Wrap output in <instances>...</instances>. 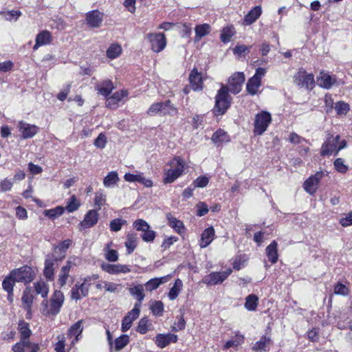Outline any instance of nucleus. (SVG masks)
Returning a JSON list of instances; mask_svg holds the SVG:
<instances>
[{
  "label": "nucleus",
  "mask_w": 352,
  "mask_h": 352,
  "mask_svg": "<svg viewBox=\"0 0 352 352\" xmlns=\"http://www.w3.org/2000/svg\"><path fill=\"white\" fill-rule=\"evenodd\" d=\"M232 97L229 95L228 87L222 85L215 96V105L212 110L214 116L223 115L230 108Z\"/></svg>",
  "instance_id": "nucleus-1"
},
{
  "label": "nucleus",
  "mask_w": 352,
  "mask_h": 352,
  "mask_svg": "<svg viewBox=\"0 0 352 352\" xmlns=\"http://www.w3.org/2000/svg\"><path fill=\"white\" fill-rule=\"evenodd\" d=\"M170 168L166 170L164 178V184L173 183L184 171V162L179 158H175L170 162Z\"/></svg>",
  "instance_id": "nucleus-2"
},
{
  "label": "nucleus",
  "mask_w": 352,
  "mask_h": 352,
  "mask_svg": "<svg viewBox=\"0 0 352 352\" xmlns=\"http://www.w3.org/2000/svg\"><path fill=\"white\" fill-rule=\"evenodd\" d=\"M12 276L16 282H23L25 284L34 280V275L32 267L25 265L10 272Z\"/></svg>",
  "instance_id": "nucleus-3"
},
{
  "label": "nucleus",
  "mask_w": 352,
  "mask_h": 352,
  "mask_svg": "<svg viewBox=\"0 0 352 352\" xmlns=\"http://www.w3.org/2000/svg\"><path fill=\"white\" fill-rule=\"evenodd\" d=\"M294 82L300 87L312 89L314 85V76L307 74L305 69H300L294 76Z\"/></svg>",
  "instance_id": "nucleus-4"
},
{
  "label": "nucleus",
  "mask_w": 352,
  "mask_h": 352,
  "mask_svg": "<svg viewBox=\"0 0 352 352\" xmlns=\"http://www.w3.org/2000/svg\"><path fill=\"white\" fill-rule=\"evenodd\" d=\"M134 228L142 231L141 237L146 242H151L155 238V232L150 229V226L143 219H138L133 223Z\"/></svg>",
  "instance_id": "nucleus-5"
},
{
  "label": "nucleus",
  "mask_w": 352,
  "mask_h": 352,
  "mask_svg": "<svg viewBox=\"0 0 352 352\" xmlns=\"http://www.w3.org/2000/svg\"><path fill=\"white\" fill-rule=\"evenodd\" d=\"M272 120L271 115L267 111L257 114L254 121V131L258 135H262Z\"/></svg>",
  "instance_id": "nucleus-6"
},
{
  "label": "nucleus",
  "mask_w": 352,
  "mask_h": 352,
  "mask_svg": "<svg viewBox=\"0 0 352 352\" xmlns=\"http://www.w3.org/2000/svg\"><path fill=\"white\" fill-rule=\"evenodd\" d=\"M245 81V75L243 72H236L232 74L228 80V92L233 94L239 93L241 90L242 85Z\"/></svg>",
  "instance_id": "nucleus-7"
},
{
  "label": "nucleus",
  "mask_w": 352,
  "mask_h": 352,
  "mask_svg": "<svg viewBox=\"0 0 352 352\" xmlns=\"http://www.w3.org/2000/svg\"><path fill=\"white\" fill-rule=\"evenodd\" d=\"M231 269L226 271L211 272L208 275L204 277L202 281L206 285H214L222 283L232 273Z\"/></svg>",
  "instance_id": "nucleus-8"
},
{
  "label": "nucleus",
  "mask_w": 352,
  "mask_h": 352,
  "mask_svg": "<svg viewBox=\"0 0 352 352\" xmlns=\"http://www.w3.org/2000/svg\"><path fill=\"white\" fill-rule=\"evenodd\" d=\"M151 44L152 50L155 52H160L166 45V40L163 33H150L146 36Z\"/></svg>",
  "instance_id": "nucleus-9"
},
{
  "label": "nucleus",
  "mask_w": 352,
  "mask_h": 352,
  "mask_svg": "<svg viewBox=\"0 0 352 352\" xmlns=\"http://www.w3.org/2000/svg\"><path fill=\"white\" fill-rule=\"evenodd\" d=\"M59 260H56L54 256L48 254L45 260V267L43 270V276L48 280H53L54 278V271L58 265Z\"/></svg>",
  "instance_id": "nucleus-10"
},
{
  "label": "nucleus",
  "mask_w": 352,
  "mask_h": 352,
  "mask_svg": "<svg viewBox=\"0 0 352 352\" xmlns=\"http://www.w3.org/2000/svg\"><path fill=\"white\" fill-rule=\"evenodd\" d=\"M64 302V295L58 290H56L51 298L50 309L47 311V314L56 316L57 315Z\"/></svg>",
  "instance_id": "nucleus-11"
},
{
  "label": "nucleus",
  "mask_w": 352,
  "mask_h": 352,
  "mask_svg": "<svg viewBox=\"0 0 352 352\" xmlns=\"http://www.w3.org/2000/svg\"><path fill=\"white\" fill-rule=\"evenodd\" d=\"M340 138V135L336 137L330 135L322 145L320 155L326 156L331 155L334 151L336 153Z\"/></svg>",
  "instance_id": "nucleus-12"
},
{
  "label": "nucleus",
  "mask_w": 352,
  "mask_h": 352,
  "mask_svg": "<svg viewBox=\"0 0 352 352\" xmlns=\"http://www.w3.org/2000/svg\"><path fill=\"white\" fill-rule=\"evenodd\" d=\"M72 243L70 239H66L62 241L60 244L54 246L53 252L50 254L52 256L56 258V260L62 261L66 256V251L69 248Z\"/></svg>",
  "instance_id": "nucleus-13"
},
{
  "label": "nucleus",
  "mask_w": 352,
  "mask_h": 352,
  "mask_svg": "<svg viewBox=\"0 0 352 352\" xmlns=\"http://www.w3.org/2000/svg\"><path fill=\"white\" fill-rule=\"evenodd\" d=\"M98 221V213L97 210H89L85 214L82 221L80 223V226L83 229H87L95 226Z\"/></svg>",
  "instance_id": "nucleus-14"
},
{
  "label": "nucleus",
  "mask_w": 352,
  "mask_h": 352,
  "mask_svg": "<svg viewBox=\"0 0 352 352\" xmlns=\"http://www.w3.org/2000/svg\"><path fill=\"white\" fill-rule=\"evenodd\" d=\"M101 267L104 272L111 274H125L131 272L129 267L126 265L105 263L102 264Z\"/></svg>",
  "instance_id": "nucleus-15"
},
{
  "label": "nucleus",
  "mask_w": 352,
  "mask_h": 352,
  "mask_svg": "<svg viewBox=\"0 0 352 352\" xmlns=\"http://www.w3.org/2000/svg\"><path fill=\"white\" fill-rule=\"evenodd\" d=\"M177 341V336L171 333H159L155 337V344L160 348H164L170 343H175Z\"/></svg>",
  "instance_id": "nucleus-16"
},
{
  "label": "nucleus",
  "mask_w": 352,
  "mask_h": 352,
  "mask_svg": "<svg viewBox=\"0 0 352 352\" xmlns=\"http://www.w3.org/2000/svg\"><path fill=\"white\" fill-rule=\"evenodd\" d=\"M87 24L91 28H99L102 22V14L98 10L89 12L86 15Z\"/></svg>",
  "instance_id": "nucleus-17"
},
{
  "label": "nucleus",
  "mask_w": 352,
  "mask_h": 352,
  "mask_svg": "<svg viewBox=\"0 0 352 352\" xmlns=\"http://www.w3.org/2000/svg\"><path fill=\"white\" fill-rule=\"evenodd\" d=\"M124 179L129 182H138L143 184L145 187L149 188L153 186V182L144 177L142 174L133 175L127 173L124 176Z\"/></svg>",
  "instance_id": "nucleus-18"
},
{
  "label": "nucleus",
  "mask_w": 352,
  "mask_h": 352,
  "mask_svg": "<svg viewBox=\"0 0 352 352\" xmlns=\"http://www.w3.org/2000/svg\"><path fill=\"white\" fill-rule=\"evenodd\" d=\"M189 80L195 91L201 90L203 88V81L201 74L198 72L196 68H194L190 75Z\"/></svg>",
  "instance_id": "nucleus-19"
},
{
  "label": "nucleus",
  "mask_w": 352,
  "mask_h": 352,
  "mask_svg": "<svg viewBox=\"0 0 352 352\" xmlns=\"http://www.w3.org/2000/svg\"><path fill=\"white\" fill-rule=\"evenodd\" d=\"M335 82V78L324 72H320L319 76L317 78L318 85L327 89H330Z\"/></svg>",
  "instance_id": "nucleus-20"
},
{
  "label": "nucleus",
  "mask_w": 352,
  "mask_h": 352,
  "mask_svg": "<svg viewBox=\"0 0 352 352\" xmlns=\"http://www.w3.org/2000/svg\"><path fill=\"white\" fill-rule=\"evenodd\" d=\"M19 130L22 133L23 138H30L33 137L38 131L37 126L34 125H30L25 122H21L19 124Z\"/></svg>",
  "instance_id": "nucleus-21"
},
{
  "label": "nucleus",
  "mask_w": 352,
  "mask_h": 352,
  "mask_svg": "<svg viewBox=\"0 0 352 352\" xmlns=\"http://www.w3.org/2000/svg\"><path fill=\"white\" fill-rule=\"evenodd\" d=\"M214 230L213 227L206 228L201 236L199 245L201 248H206L213 240Z\"/></svg>",
  "instance_id": "nucleus-22"
},
{
  "label": "nucleus",
  "mask_w": 352,
  "mask_h": 352,
  "mask_svg": "<svg viewBox=\"0 0 352 352\" xmlns=\"http://www.w3.org/2000/svg\"><path fill=\"white\" fill-rule=\"evenodd\" d=\"M262 8L260 6H255L245 16L244 21L247 25H251L261 16Z\"/></svg>",
  "instance_id": "nucleus-23"
},
{
  "label": "nucleus",
  "mask_w": 352,
  "mask_h": 352,
  "mask_svg": "<svg viewBox=\"0 0 352 352\" xmlns=\"http://www.w3.org/2000/svg\"><path fill=\"white\" fill-rule=\"evenodd\" d=\"M278 243L273 241L265 249L267 256L272 263H276L278 261Z\"/></svg>",
  "instance_id": "nucleus-24"
},
{
  "label": "nucleus",
  "mask_w": 352,
  "mask_h": 352,
  "mask_svg": "<svg viewBox=\"0 0 352 352\" xmlns=\"http://www.w3.org/2000/svg\"><path fill=\"white\" fill-rule=\"evenodd\" d=\"M160 104L162 105V107H160L161 115L173 116L177 113V108L173 106L169 100L160 102Z\"/></svg>",
  "instance_id": "nucleus-25"
},
{
  "label": "nucleus",
  "mask_w": 352,
  "mask_h": 352,
  "mask_svg": "<svg viewBox=\"0 0 352 352\" xmlns=\"http://www.w3.org/2000/svg\"><path fill=\"white\" fill-rule=\"evenodd\" d=\"M21 301L23 305L24 309L30 312V309L32 308V305L34 301V296L31 293V289L30 287H27L23 294V296L21 298Z\"/></svg>",
  "instance_id": "nucleus-26"
},
{
  "label": "nucleus",
  "mask_w": 352,
  "mask_h": 352,
  "mask_svg": "<svg viewBox=\"0 0 352 352\" xmlns=\"http://www.w3.org/2000/svg\"><path fill=\"white\" fill-rule=\"evenodd\" d=\"M19 331L20 333V340L28 341L32 335V331L30 329L29 323L21 320L19 322Z\"/></svg>",
  "instance_id": "nucleus-27"
},
{
  "label": "nucleus",
  "mask_w": 352,
  "mask_h": 352,
  "mask_svg": "<svg viewBox=\"0 0 352 352\" xmlns=\"http://www.w3.org/2000/svg\"><path fill=\"white\" fill-rule=\"evenodd\" d=\"M169 276L152 278L145 284L146 289L150 292L156 289L160 285L167 282Z\"/></svg>",
  "instance_id": "nucleus-28"
},
{
  "label": "nucleus",
  "mask_w": 352,
  "mask_h": 352,
  "mask_svg": "<svg viewBox=\"0 0 352 352\" xmlns=\"http://www.w3.org/2000/svg\"><path fill=\"white\" fill-rule=\"evenodd\" d=\"M211 28L209 24L204 23L201 25H197L195 28V41H199L202 37L209 34L210 32Z\"/></svg>",
  "instance_id": "nucleus-29"
},
{
  "label": "nucleus",
  "mask_w": 352,
  "mask_h": 352,
  "mask_svg": "<svg viewBox=\"0 0 352 352\" xmlns=\"http://www.w3.org/2000/svg\"><path fill=\"white\" fill-rule=\"evenodd\" d=\"M113 89L114 87L113 85V82L109 79L104 80L100 86H97L98 93L105 97L108 96Z\"/></svg>",
  "instance_id": "nucleus-30"
},
{
  "label": "nucleus",
  "mask_w": 352,
  "mask_h": 352,
  "mask_svg": "<svg viewBox=\"0 0 352 352\" xmlns=\"http://www.w3.org/2000/svg\"><path fill=\"white\" fill-rule=\"evenodd\" d=\"M166 218L168 221V225L177 233L181 234L184 228L183 222L173 217L170 213L166 214Z\"/></svg>",
  "instance_id": "nucleus-31"
},
{
  "label": "nucleus",
  "mask_w": 352,
  "mask_h": 352,
  "mask_svg": "<svg viewBox=\"0 0 352 352\" xmlns=\"http://www.w3.org/2000/svg\"><path fill=\"white\" fill-rule=\"evenodd\" d=\"M212 141L219 146L220 144L229 142V135L222 129L217 130L212 136Z\"/></svg>",
  "instance_id": "nucleus-32"
},
{
  "label": "nucleus",
  "mask_w": 352,
  "mask_h": 352,
  "mask_svg": "<svg viewBox=\"0 0 352 352\" xmlns=\"http://www.w3.org/2000/svg\"><path fill=\"white\" fill-rule=\"evenodd\" d=\"M261 85V81L256 78H250L246 85V90L250 95H255Z\"/></svg>",
  "instance_id": "nucleus-33"
},
{
  "label": "nucleus",
  "mask_w": 352,
  "mask_h": 352,
  "mask_svg": "<svg viewBox=\"0 0 352 352\" xmlns=\"http://www.w3.org/2000/svg\"><path fill=\"white\" fill-rule=\"evenodd\" d=\"M271 342L270 337L263 336L260 340L256 342L252 347V351L255 352H262L266 350V346Z\"/></svg>",
  "instance_id": "nucleus-34"
},
{
  "label": "nucleus",
  "mask_w": 352,
  "mask_h": 352,
  "mask_svg": "<svg viewBox=\"0 0 352 352\" xmlns=\"http://www.w3.org/2000/svg\"><path fill=\"white\" fill-rule=\"evenodd\" d=\"M127 94V91L124 90L114 93L112 96L107 100V105L108 107H113V106L116 105L119 101L126 97Z\"/></svg>",
  "instance_id": "nucleus-35"
},
{
  "label": "nucleus",
  "mask_w": 352,
  "mask_h": 352,
  "mask_svg": "<svg viewBox=\"0 0 352 352\" xmlns=\"http://www.w3.org/2000/svg\"><path fill=\"white\" fill-rule=\"evenodd\" d=\"M258 304V298L255 294L248 295L245 298V308L248 311H255Z\"/></svg>",
  "instance_id": "nucleus-36"
},
{
  "label": "nucleus",
  "mask_w": 352,
  "mask_h": 352,
  "mask_svg": "<svg viewBox=\"0 0 352 352\" xmlns=\"http://www.w3.org/2000/svg\"><path fill=\"white\" fill-rule=\"evenodd\" d=\"M124 244L128 254H131L137 246V234L135 233H129Z\"/></svg>",
  "instance_id": "nucleus-37"
},
{
  "label": "nucleus",
  "mask_w": 352,
  "mask_h": 352,
  "mask_svg": "<svg viewBox=\"0 0 352 352\" xmlns=\"http://www.w3.org/2000/svg\"><path fill=\"white\" fill-rule=\"evenodd\" d=\"M129 293L138 300L137 303H140L144 298V287L142 285H137L129 288Z\"/></svg>",
  "instance_id": "nucleus-38"
},
{
  "label": "nucleus",
  "mask_w": 352,
  "mask_h": 352,
  "mask_svg": "<svg viewBox=\"0 0 352 352\" xmlns=\"http://www.w3.org/2000/svg\"><path fill=\"white\" fill-rule=\"evenodd\" d=\"M82 320H80L74 323L68 330V335L69 336H76L78 338V336H80L83 330L82 327Z\"/></svg>",
  "instance_id": "nucleus-39"
},
{
  "label": "nucleus",
  "mask_w": 352,
  "mask_h": 352,
  "mask_svg": "<svg viewBox=\"0 0 352 352\" xmlns=\"http://www.w3.org/2000/svg\"><path fill=\"white\" fill-rule=\"evenodd\" d=\"M122 52V47L118 44H111L107 50V56L111 59L117 58Z\"/></svg>",
  "instance_id": "nucleus-40"
},
{
  "label": "nucleus",
  "mask_w": 352,
  "mask_h": 352,
  "mask_svg": "<svg viewBox=\"0 0 352 352\" xmlns=\"http://www.w3.org/2000/svg\"><path fill=\"white\" fill-rule=\"evenodd\" d=\"M119 180L118 175L116 171H111L104 178L103 184L105 187H111Z\"/></svg>",
  "instance_id": "nucleus-41"
},
{
  "label": "nucleus",
  "mask_w": 352,
  "mask_h": 352,
  "mask_svg": "<svg viewBox=\"0 0 352 352\" xmlns=\"http://www.w3.org/2000/svg\"><path fill=\"white\" fill-rule=\"evenodd\" d=\"M129 342V337L128 335L123 334L117 338L115 340V350L119 351L126 346Z\"/></svg>",
  "instance_id": "nucleus-42"
},
{
  "label": "nucleus",
  "mask_w": 352,
  "mask_h": 352,
  "mask_svg": "<svg viewBox=\"0 0 352 352\" xmlns=\"http://www.w3.org/2000/svg\"><path fill=\"white\" fill-rule=\"evenodd\" d=\"M318 184L316 179L309 177L305 182L304 188L310 195H314L316 192Z\"/></svg>",
  "instance_id": "nucleus-43"
},
{
  "label": "nucleus",
  "mask_w": 352,
  "mask_h": 352,
  "mask_svg": "<svg viewBox=\"0 0 352 352\" xmlns=\"http://www.w3.org/2000/svg\"><path fill=\"white\" fill-rule=\"evenodd\" d=\"M65 208L62 206H57L50 210H45L44 214L50 219H55L63 214Z\"/></svg>",
  "instance_id": "nucleus-44"
},
{
  "label": "nucleus",
  "mask_w": 352,
  "mask_h": 352,
  "mask_svg": "<svg viewBox=\"0 0 352 352\" xmlns=\"http://www.w3.org/2000/svg\"><path fill=\"white\" fill-rule=\"evenodd\" d=\"M182 286V280L180 279H177L168 293V297L170 300H174L178 296Z\"/></svg>",
  "instance_id": "nucleus-45"
},
{
  "label": "nucleus",
  "mask_w": 352,
  "mask_h": 352,
  "mask_svg": "<svg viewBox=\"0 0 352 352\" xmlns=\"http://www.w3.org/2000/svg\"><path fill=\"white\" fill-rule=\"evenodd\" d=\"M80 204L77 200L75 195H72L70 199L68 200L67 206L64 208L69 212H73L78 209Z\"/></svg>",
  "instance_id": "nucleus-46"
},
{
  "label": "nucleus",
  "mask_w": 352,
  "mask_h": 352,
  "mask_svg": "<svg viewBox=\"0 0 352 352\" xmlns=\"http://www.w3.org/2000/svg\"><path fill=\"white\" fill-rule=\"evenodd\" d=\"M16 281L14 280L13 276H12V273L10 272L8 276H7L2 283L3 289L6 292L13 291V287Z\"/></svg>",
  "instance_id": "nucleus-47"
},
{
  "label": "nucleus",
  "mask_w": 352,
  "mask_h": 352,
  "mask_svg": "<svg viewBox=\"0 0 352 352\" xmlns=\"http://www.w3.org/2000/svg\"><path fill=\"white\" fill-rule=\"evenodd\" d=\"M150 326H151V324L148 322V318L143 317L140 320L136 331L141 334H145Z\"/></svg>",
  "instance_id": "nucleus-48"
},
{
  "label": "nucleus",
  "mask_w": 352,
  "mask_h": 352,
  "mask_svg": "<svg viewBox=\"0 0 352 352\" xmlns=\"http://www.w3.org/2000/svg\"><path fill=\"white\" fill-rule=\"evenodd\" d=\"M36 40L38 44L41 43L43 45L49 44L51 42L52 36L48 31H42L37 34Z\"/></svg>",
  "instance_id": "nucleus-49"
},
{
  "label": "nucleus",
  "mask_w": 352,
  "mask_h": 352,
  "mask_svg": "<svg viewBox=\"0 0 352 352\" xmlns=\"http://www.w3.org/2000/svg\"><path fill=\"white\" fill-rule=\"evenodd\" d=\"M106 195L101 191L96 192L94 198V205L98 211L101 209V207L105 204Z\"/></svg>",
  "instance_id": "nucleus-50"
},
{
  "label": "nucleus",
  "mask_w": 352,
  "mask_h": 352,
  "mask_svg": "<svg viewBox=\"0 0 352 352\" xmlns=\"http://www.w3.org/2000/svg\"><path fill=\"white\" fill-rule=\"evenodd\" d=\"M35 291L37 294H41L42 297H47L49 289L45 283L37 282L34 284Z\"/></svg>",
  "instance_id": "nucleus-51"
},
{
  "label": "nucleus",
  "mask_w": 352,
  "mask_h": 352,
  "mask_svg": "<svg viewBox=\"0 0 352 352\" xmlns=\"http://www.w3.org/2000/svg\"><path fill=\"white\" fill-rule=\"evenodd\" d=\"M334 108L338 115H345L349 111V105L342 101L336 102Z\"/></svg>",
  "instance_id": "nucleus-52"
},
{
  "label": "nucleus",
  "mask_w": 352,
  "mask_h": 352,
  "mask_svg": "<svg viewBox=\"0 0 352 352\" xmlns=\"http://www.w3.org/2000/svg\"><path fill=\"white\" fill-rule=\"evenodd\" d=\"M151 311L152 313L155 316H162L164 311V305L162 301H155L152 305H151Z\"/></svg>",
  "instance_id": "nucleus-53"
},
{
  "label": "nucleus",
  "mask_w": 352,
  "mask_h": 352,
  "mask_svg": "<svg viewBox=\"0 0 352 352\" xmlns=\"http://www.w3.org/2000/svg\"><path fill=\"white\" fill-rule=\"evenodd\" d=\"M126 223V221L121 219H115L110 222L109 226L110 230L112 232H118L121 230L123 224Z\"/></svg>",
  "instance_id": "nucleus-54"
},
{
  "label": "nucleus",
  "mask_w": 352,
  "mask_h": 352,
  "mask_svg": "<svg viewBox=\"0 0 352 352\" xmlns=\"http://www.w3.org/2000/svg\"><path fill=\"white\" fill-rule=\"evenodd\" d=\"M140 303H135L133 309L127 314L126 317H129L128 318L131 320V322L138 318L140 313Z\"/></svg>",
  "instance_id": "nucleus-55"
},
{
  "label": "nucleus",
  "mask_w": 352,
  "mask_h": 352,
  "mask_svg": "<svg viewBox=\"0 0 352 352\" xmlns=\"http://www.w3.org/2000/svg\"><path fill=\"white\" fill-rule=\"evenodd\" d=\"M209 182V179L206 176H199L193 182L194 188H204Z\"/></svg>",
  "instance_id": "nucleus-56"
},
{
  "label": "nucleus",
  "mask_w": 352,
  "mask_h": 352,
  "mask_svg": "<svg viewBox=\"0 0 352 352\" xmlns=\"http://www.w3.org/2000/svg\"><path fill=\"white\" fill-rule=\"evenodd\" d=\"M233 34V28H223V32L221 34V41L224 43L229 42Z\"/></svg>",
  "instance_id": "nucleus-57"
},
{
  "label": "nucleus",
  "mask_w": 352,
  "mask_h": 352,
  "mask_svg": "<svg viewBox=\"0 0 352 352\" xmlns=\"http://www.w3.org/2000/svg\"><path fill=\"white\" fill-rule=\"evenodd\" d=\"M333 164L336 170L341 173H345L348 169L347 166L344 164V160L342 158H337Z\"/></svg>",
  "instance_id": "nucleus-58"
},
{
  "label": "nucleus",
  "mask_w": 352,
  "mask_h": 352,
  "mask_svg": "<svg viewBox=\"0 0 352 352\" xmlns=\"http://www.w3.org/2000/svg\"><path fill=\"white\" fill-rule=\"evenodd\" d=\"M90 278H84L83 282L80 283V294L82 296L85 297L89 294V289L90 286Z\"/></svg>",
  "instance_id": "nucleus-59"
},
{
  "label": "nucleus",
  "mask_w": 352,
  "mask_h": 352,
  "mask_svg": "<svg viewBox=\"0 0 352 352\" xmlns=\"http://www.w3.org/2000/svg\"><path fill=\"white\" fill-rule=\"evenodd\" d=\"M252 47V46L248 47L245 45H236L233 49V52L234 54L238 55L239 56H242L243 54H245L247 52H249L250 49Z\"/></svg>",
  "instance_id": "nucleus-60"
},
{
  "label": "nucleus",
  "mask_w": 352,
  "mask_h": 352,
  "mask_svg": "<svg viewBox=\"0 0 352 352\" xmlns=\"http://www.w3.org/2000/svg\"><path fill=\"white\" fill-rule=\"evenodd\" d=\"M196 206L197 208V215L199 217L204 216L209 210L207 204L204 202H199Z\"/></svg>",
  "instance_id": "nucleus-61"
},
{
  "label": "nucleus",
  "mask_w": 352,
  "mask_h": 352,
  "mask_svg": "<svg viewBox=\"0 0 352 352\" xmlns=\"http://www.w3.org/2000/svg\"><path fill=\"white\" fill-rule=\"evenodd\" d=\"M28 344H29L28 341L20 340L12 346V351L14 352H25V348Z\"/></svg>",
  "instance_id": "nucleus-62"
},
{
  "label": "nucleus",
  "mask_w": 352,
  "mask_h": 352,
  "mask_svg": "<svg viewBox=\"0 0 352 352\" xmlns=\"http://www.w3.org/2000/svg\"><path fill=\"white\" fill-rule=\"evenodd\" d=\"M106 143L107 138L103 133H100L98 138L94 140V145L100 148H104Z\"/></svg>",
  "instance_id": "nucleus-63"
},
{
  "label": "nucleus",
  "mask_w": 352,
  "mask_h": 352,
  "mask_svg": "<svg viewBox=\"0 0 352 352\" xmlns=\"http://www.w3.org/2000/svg\"><path fill=\"white\" fill-rule=\"evenodd\" d=\"M340 223L344 227L351 226L352 224V211L346 214L345 217L341 218Z\"/></svg>",
  "instance_id": "nucleus-64"
}]
</instances>
